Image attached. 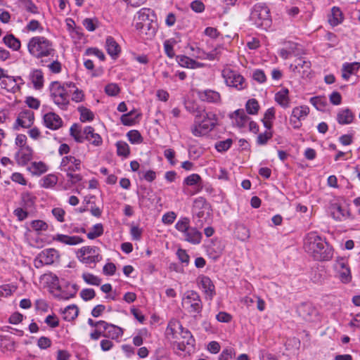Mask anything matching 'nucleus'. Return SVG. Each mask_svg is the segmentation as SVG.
Masks as SVG:
<instances>
[{
    "mask_svg": "<svg viewBox=\"0 0 360 360\" xmlns=\"http://www.w3.org/2000/svg\"><path fill=\"white\" fill-rule=\"evenodd\" d=\"M304 248L316 260H329L333 257L331 247L316 232L307 234L304 240Z\"/></svg>",
    "mask_w": 360,
    "mask_h": 360,
    "instance_id": "nucleus-1",
    "label": "nucleus"
},
{
    "mask_svg": "<svg viewBox=\"0 0 360 360\" xmlns=\"http://www.w3.org/2000/svg\"><path fill=\"white\" fill-rule=\"evenodd\" d=\"M192 112L195 113V119L191 131L194 136L207 135L217 124V117L213 112L199 109Z\"/></svg>",
    "mask_w": 360,
    "mask_h": 360,
    "instance_id": "nucleus-2",
    "label": "nucleus"
},
{
    "mask_svg": "<svg viewBox=\"0 0 360 360\" xmlns=\"http://www.w3.org/2000/svg\"><path fill=\"white\" fill-rule=\"evenodd\" d=\"M27 49L29 53L37 58L53 56L55 53L52 41L42 36L32 37L27 44Z\"/></svg>",
    "mask_w": 360,
    "mask_h": 360,
    "instance_id": "nucleus-3",
    "label": "nucleus"
},
{
    "mask_svg": "<svg viewBox=\"0 0 360 360\" xmlns=\"http://www.w3.org/2000/svg\"><path fill=\"white\" fill-rule=\"evenodd\" d=\"M250 20L256 27L267 30L271 27L270 9L264 3H257L252 8Z\"/></svg>",
    "mask_w": 360,
    "mask_h": 360,
    "instance_id": "nucleus-4",
    "label": "nucleus"
},
{
    "mask_svg": "<svg viewBox=\"0 0 360 360\" xmlns=\"http://www.w3.org/2000/svg\"><path fill=\"white\" fill-rule=\"evenodd\" d=\"M175 229L183 234L184 240L193 244H200L202 235L196 228L190 226L188 217H181L175 224Z\"/></svg>",
    "mask_w": 360,
    "mask_h": 360,
    "instance_id": "nucleus-5",
    "label": "nucleus"
},
{
    "mask_svg": "<svg viewBox=\"0 0 360 360\" xmlns=\"http://www.w3.org/2000/svg\"><path fill=\"white\" fill-rule=\"evenodd\" d=\"M50 96L53 103L61 110H66L69 105V96L64 85L60 82H52L49 86Z\"/></svg>",
    "mask_w": 360,
    "mask_h": 360,
    "instance_id": "nucleus-6",
    "label": "nucleus"
},
{
    "mask_svg": "<svg viewBox=\"0 0 360 360\" xmlns=\"http://www.w3.org/2000/svg\"><path fill=\"white\" fill-rule=\"evenodd\" d=\"M152 11L150 8H143L140 9L134 17L135 27L139 31H143L148 27V34L150 36L155 34V27L152 25L153 20L150 19Z\"/></svg>",
    "mask_w": 360,
    "mask_h": 360,
    "instance_id": "nucleus-7",
    "label": "nucleus"
},
{
    "mask_svg": "<svg viewBox=\"0 0 360 360\" xmlns=\"http://www.w3.org/2000/svg\"><path fill=\"white\" fill-rule=\"evenodd\" d=\"M182 307L190 314H200L202 311V303L199 295L193 291H186L182 299Z\"/></svg>",
    "mask_w": 360,
    "mask_h": 360,
    "instance_id": "nucleus-8",
    "label": "nucleus"
},
{
    "mask_svg": "<svg viewBox=\"0 0 360 360\" xmlns=\"http://www.w3.org/2000/svg\"><path fill=\"white\" fill-rule=\"evenodd\" d=\"M78 259L86 265L96 264L102 259L100 250L96 246H84L77 252Z\"/></svg>",
    "mask_w": 360,
    "mask_h": 360,
    "instance_id": "nucleus-9",
    "label": "nucleus"
},
{
    "mask_svg": "<svg viewBox=\"0 0 360 360\" xmlns=\"http://www.w3.org/2000/svg\"><path fill=\"white\" fill-rule=\"evenodd\" d=\"M222 77L224 79L227 86L233 87L237 90H242L245 88L246 84L244 77L237 71L229 67H226L221 72Z\"/></svg>",
    "mask_w": 360,
    "mask_h": 360,
    "instance_id": "nucleus-10",
    "label": "nucleus"
},
{
    "mask_svg": "<svg viewBox=\"0 0 360 360\" xmlns=\"http://www.w3.org/2000/svg\"><path fill=\"white\" fill-rule=\"evenodd\" d=\"M335 276L345 284L349 283L352 281V274L347 262L340 258L336 260L334 264Z\"/></svg>",
    "mask_w": 360,
    "mask_h": 360,
    "instance_id": "nucleus-11",
    "label": "nucleus"
},
{
    "mask_svg": "<svg viewBox=\"0 0 360 360\" xmlns=\"http://www.w3.org/2000/svg\"><path fill=\"white\" fill-rule=\"evenodd\" d=\"M60 167L62 171L66 172L80 171L82 162L72 155H67L62 158Z\"/></svg>",
    "mask_w": 360,
    "mask_h": 360,
    "instance_id": "nucleus-12",
    "label": "nucleus"
},
{
    "mask_svg": "<svg viewBox=\"0 0 360 360\" xmlns=\"http://www.w3.org/2000/svg\"><path fill=\"white\" fill-rule=\"evenodd\" d=\"M197 283L207 298L212 300L215 295V287L211 279L204 275L198 277Z\"/></svg>",
    "mask_w": 360,
    "mask_h": 360,
    "instance_id": "nucleus-13",
    "label": "nucleus"
},
{
    "mask_svg": "<svg viewBox=\"0 0 360 360\" xmlns=\"http://www.w3.org/2000/svg\"><path fill=\"white\" fill-rule=\"evenodd\" d=\"M310 68V61L302 58H297L295 63L290 65L292 72L301 75L302 77L309 76Z\"/></svg>",
    "mask_w": 360,
    "mask_h": 360,
    "instance_id": "nucleus-14",
    "label": "nucleus"
},
{
    "mask_svg": "<svg viewBox=\"0 0 360 360\" xmlns=\"http://www.w3.org/2000/svg\"><path fill=\"white\" fill-rule=\"evenodd\" d=\"M328 210L330 216L336 221H343L349 216V212L343 209L337 200L330 201Z\"/></svg>",
    "mask_w": 360,
    "mask_h": 360,
    "instance_id": "nucleus-15",
    "label": "nucleus"
},
{
    "mask_svg": "<svg viewBox=\"0 0 360 360\" xmlns=\"http://www.w3.org/2000/svg\"><path fill=\"white\" fill-rule=\"evenodd\" d=\"M199 99L204 102L219 104L221 103V96L218 91L212 89L199 90L197 92Z\"/></svg>",
    "mask_w": 360,
    "mask_h": 360,
    "instance_id": "nucleus-16",
    "label": "nucleus"
},
{
    "mask_svg": "<svg viewBox=\"0 0 360 360\" xmlns=\"http://www.w3.org/2000/svg\"><path fill=\"white\" fill-rule=\"evenodd\" d=\"M102 328L104 333L103 338L118 340L123 335L122 329L114 324L108 323L105 321Z\"/></svg>",
    "mask_w": 360,
    "mask_h": 360,
    "instance_id": "nucleus-17",
    "label": "nucleus"
},
{
    "mask_svg": "<svg viewBox=\"0 0 360 360\" xmlns=\"http://www.w3.org/2000/svg\"><path fill=\"white\" fill-rule=\"evenodd\" d=\"M34 112L30 109L21 111L16 120V124L22 128H29L34 123Z\"/></svg>",
    "mask_w": 360,
    "mask_h": 360,
    "instance_id": "nucleus-18",
    "label": "nucleus"
},
{
    "mask_svg": "<svg viewBox=\"0 0 360 360\" xmlns=\"http://www.w3.org/2000/svg\"><path fill=\"white\" fill-rule=\"evenodd\" d=\"M44 125L52 130L59 129L63 124V120L59 115L55 112H48L44 115L43 117Z\"/></svg>",
    "mask_w": 360,
    "mask_h": 360,
    "instance_id": "nucleus-19",
    "label": "nucleus"
},
{
    "mask_svg": "<svg viewBox=\"0 0 360 360\" xmlns=\"http://www.w3.org/2000/svg\"><path fill=\"white\" fill-rule=\"evenodd\" d=\"M54 241L60 243L67 245H77L82 243L84 239L78 236H68L61 233H57L53 236Z\"/></svg>",
    "mask_w": 360,
    "mask_h": 360,
    "instance_id": "nucleus-20",
    "label": "nucleus"
},
{
    "mask_svg": "<svg viewBox=\"0 0 360 360\" xmlns=\"http://www.w3.org/2000/svg\"><path fill=\"white\" fill-rule=\"evenodd\" d=\"M230 117L233 120L234 124L239 128L245 127L250 120V117L246 115L245 112L243 109L235 110L230 115Z\"/></svg>",
    "mask_w": 360,
    "mask_h": 360,
    "instance_id": "nucleus-21",
    "label": "nucleus"
},
{
    "mask_svg": "<svg viewBox=\"0 0 360 360\" xmlns=\"http://www.w3.org/2000/svg\"><path fill=\"white\" fill-rule=\"evenodd\" d=\"M297 312L304 319L310 321L317 314V310L310 303H302L297 308Z\"/></svg>",
    "mask_w": 360,
    "mask_h": 360,
    "instance_id": "nucleus-22",
    "label": "nucleus"
},
{
    "mask_svg": "<svg viewBox=\"0 0 360 360\" xmlns=\"http://www.w3.org/2000/svg\"><path fill=\"white\" fill-rule=\"evenodd\" d=\"M84 140L89 141L95 146H99L103 143L101 136L95 132L94 129L91 126H87L83 129Z\"/></svg>",
    "mask_w": 360,
    "mask_h": 360,
    "instance_id": "nucleus-23",
    "label": "nucleus"
},
{
    "mask_svg": "<svg viewBox=\"0 0 360 360\" xmlns=\"http://www.w3.org/2000/svg\"><path fill=\"white\" fill-rule=\"evenodd\" d=\"M289 90L287 88H282L275 94V101L283 108H288L290 105Z\"/></svg>",
    "mask_w": 360,
    "mask_h": 360,
    "instance_id": "nucleus-24",
    "label": "nucleus"
},
{
    "mask_svg": "<svg viewBox=\"0 0 360 360\" xmlns=\"http://www.w3.org/2000/svg\"><path fill=\"white\" fill-rule=\"evenodd\" d=\"M190 49L193 51L192 56L202 60H212L217 58L218 53L214 50L210 53H206L202 49L197 46H191Z\"/></svg>",
    "mask_w": 360,
    "mask_h": 360,
    "instance_id": "nucleus-25",
    "label": "nucleus"
},
{
    "mask_svg": "<svg viewBox=\"0 0 360 360\" xmlns=\"http://www.w3.org/2000/svg\"><path fill=\"white\" fill-rule=\"evenodd\" d=\"M32 158V150L29 146L19 148L15 154V160L18 165H25Z\"/></svg>",
    "mask_w": 360,
    "mask_h": 360,
    "instance_id": "nucleus-26",
    "label": "nucleus"
},
{
    "mask_svg": "<svg viewBox=\"0 0 360 360\" xmlns=\"http://www.w3.org/2000/svg\"><path fill=\"white\" fill-rule=\"evenodd\" d=\"M39 255H41V261L42 260L45 265L52 264L59 257L58 252L53 248L45 249Z\"/></svg>",
    "mask_w": 360,
    "mask_h": 360,
    "instance_id": "nucleus-27",
    "label": "nucleus"
},
{
    "mask_svg": "<svg viewBox=\"0 0 360 360\" xmlns=\"http://www.w3.org/2000/svg\"><path fill=\"white\" fill-rule=\"evenodd\" d=\"M297 50V44L288 41L285 44V46L281 49L278 51V55L284 60L288 59L292 56L299 55Z\"/></svg>",
    "mask_w": 360,
    "mask_h": 360,
    "instance_id": "nucleus-28",
    "label": "nucleus"
},
{
    "mask_svg": "<svg viewBox=\"0 0 360 360\" xmlns=\"http://www.w3.org/2000/svg\"><path fill=\"white\" fill-rule=\"evenodd\" d=\"M360 68V63L354 62V63H345L342 65V78L347 81L351 75L356 74L358 70Z\"/></svg>",
    "mask_w": 360,
    "mask_h": 360,
    "instance_id": "nucleus-29",
    "label": "nucleus"
},
{
    "mask_svg": "<svg viewBox=\"0 0 360 360\" xmlns=\"http://www.w3.org/2000/svg\"><path fill=\"white\" fill-rule=\"evenodd\" d=\"M354 113L349 108L341 109L338 112L337 121L340 124H349L353 122Z\"/></svg>",
    "mask_w": 360,
    "mask_h": 360,
    "instance_id": "nucleus-30",
    "label": "nucleus"
},
{
    "mask_svg": "<svg viewBox=\"0 0 360 360\" xmlns=\"http://www.w3.org/2000/svg\"><path fill=\"white\" fill-rule=\"evenodd\" d=\"M0 84L2 88L6 89L8 91L15 93L20 91V84L15 83L14 77L6 75L1 81Z\"/></svg>",
    "mask_w": 360,
    "mask_h": 360,
    "instance_id": "nucleus-31",
    "label": "nucleus"
},
{
    "mask_svg": "<svg viewBox=\"0 0 360 360\" xmlns=\"http://www.w3.org/2000/svg\"><path fill=\"white\" fill-rule=\"evenodd\" d=\"M105 49L112 58H116L120 53V47L114 38L109 36L105 40Z\"/></svg>",
    "mask_w": 360,
    "mask_h": 360,
    "instance_id": "nucleus-32",
    "label": "nucleus"
},
{
    "mask_svg": "<svg viewBox=\"0 0 360 360\" xmlns=\"http://www.w3.org/2000/svg\"><path fill=\"white\" fill-rule=\"evenodd\" d=\"M30 78L35 89H40L44 85V75L41 70H33L30 75Z\"/></svg>",
    "mask_w": 360,
    "mask_h": 360,
    "instance_id": "nucleus-33",
    "label": "nucleus"
},
{
    "mask_svg": "<svg viewBox=\"0 0 360 360\" xmlns=\"http://www.w3.org/2000/svg\"><path fill=\"white\" fill-rule=\"evenodd\" d=\"M342 13L340 9L338 7H333L331 9V13L328 15V22L332 26H337L342 21Z\"/></svg>",
    "mask_w": 360,
    "mask_h": 360,
    "instance_id": "nucleus-34",
    "label": "nucleus"
},
{
    "mask_svg": "<svg viewBox=\"0 0 360 360\" xmlns=\"http://www.w3.org/2000/svg\"><path fill=\"white\" fill-rule=\"evenodd\" d=\"M48 169L46 165L43 162H33L28 167V170L34 175L39 176Z\"/></svg>",
    "mask_w": 360,
    "mask_h": 360,
    "instance_id": "nucleus-35",
    "label": "nucleus"
},
{
    "mask_svg": "<svg viewBox=\"0 0 360 360\" xmlns=\"http://www.w3.org/2000/svg\"><path fill=\"white\" fill-rule=\"evenodd\" d=\"M79 309L76 305H69L63 311V319L67 321H73L78 316Z\"/></svg>",
    "mask_w": 360,
    "mask_h": 360,
    "instance_id": "nucleus-36",
    "label": "nucleus"
},
{
    "mask_svg": "<svg viewBox=\"0 0 360 360\" xmlns=\"http://www.w3.org/2000/svg\"><path fill=\"white\" fill-rule=\"evenodd\" d=\"M309 113V108L307 105L295 107L292 110L291 116L297 120H303Z\"/></svg>",
    "mask_w": 360,
    "mask_h": 360,
    "instance_id": "nucleus-37",
    "label": "nucleus"
},
{
    "mask_svg": "<svg viewBox=\"0 0 360 360\" xmlns=\"http://www.w3.org/2000/svg\"><path fill=\"white\" fill-rule=\"evenodd\" d=\"M4 43L10 49L18 51L20 48V41L13 34H8L3 39Z\"/></svg>",
    "mask_w": 360,
    "mask_h": 360,
    "instance_id": "nucleus-38",
    "label": "nucleus"
},
{
    "mask_svg": "<svg viewBox=\"0 0 360 360\" xmlns=\"http://www.w3.org/2000/svg\"><path fill=\"white\" fill-rule=\"evenodd\" d=\"M70 135L74 138V139L78 143H82L84 141V135L83 134V131H82L81 127L77 124H74L72 125L70 129Z\"/></svg>",
    "mask_w": 360,
    "mask_h": 360,
    "instance_id": "nucleus-39",
    "label": "nucleus"
},
{
    "mask_svg": "<svg viewBox=\"0 0 360 360\" xmlns=\"http://www.w3.org/2000/svg\"><path fill=\"white\" fill-rule=\"evenodd\" d=\"M137 117L138 114L134 110H131L121 116V122L126 126L134 125L136 122Z\"/></svg>",
    "mask_w": 360,
    "mask_h": 360,
    "instance_id": "nucleus-40",
    "label": "nucleus"
},
{
    "mask_svg": "<svg viewBox=\"0 0 360 360\" xmlns=\"http://www.w3.org/2000/svg\"><path fill=\"white\" fill-rule=\"evenodd\" d=\"M117 148V153L119 156L127 158L130 154L129 145L123 141H119L115 144Z\"/></svg>",
    "mask_w": 360,
    "mask_h": 360,
    "instance_id": "nucleus-41",
    "label": "nucleus"
},
{
    "mask_svg": "<svg viewBox=\"0 0 360 360\" xmlns=\"http://www.w3.org/2000/svg\"><path fill=\"white\" fill-rule=\"evenodd\" d=\"M82 277L88 285L98 286L101 283V279L99 277L90 273H83Z\"/></svg>",
    "mask_w": 360,
    "mask_h": 360,
    "instance_id": "nucleus-42",
    "label": "nucleus"
},
{
    "mask_svg": "<svg viewBox=\"0 0 360 360\" xmlns=\"http://www.w3.org/2000/svg\"><path fill=\"white\" fill-rule=\"evenodd\" d=\"M236 233L237 238L242 241L248 240L250 237L249 229L243 224H240L236 226Z\"/></svg>",
    "mask_w": 360,
    "mask_h": 360,
    "instance_id": "nucleus-43",
    "label": "nucleus"
},
{
    "mask_svg": "<svg viewBox=\"0 0 360 360\" xmlns=\"http://www.w3.org/2000/svg\"><path fill=\"white\" fill-rule=\"evenodd\" d=\"M78 111L80 113V120L82 122H90L94 119V114L89 109L85 107H79Z\"/></svg>",
    "mask_w": 360,
    "mask_h": 360,
    "instance_id": "nucleus-44",
    "label": "nucleus"
},
{
    "mask_svg": "<svg viewBox=\"0 0 360 360\" xmlns=\"http://www.w3.org/2000/svg\"><path fill=\"white\" fill-rule=\"evenodd\" d=\"M31 228L38 233H39L41 231H46L48 230L49 225L46 222H45L43 220H33L30 223Z\"/></svg>",
    "mask_w": 360,
    "mask_h": 360,
    "instance_id": "nucleus-45",
    "label": "nucleus"
},
{
    "mask_svg": "<svg viewBox=\"0 0 360 360\" xmlns=\"http://www.w3.org/2000/svg\"><path fill=\"white\" fill-rule=\"evenodd\" d=\"M58 181V178L54 174H49L41 179V185L44 188H49L53 187Z\"/></svg>",
    "mask_w": 360,
    "mask_h": 360,
    "instance_id": "nucleus-46",
    "label": "nucleus"
},
{
    "mask_svg": "<svg viewBox=\"0 0 360 360\" xmlns=\"http://www.w3.org/2000/svg\"><path fill=\"white\" fill-rule=\"evenodd\" d=\"M103 233V226L101 224H95L91 230L87 233L89 239L93 240L101 236Z\"/></svg>",
    "mask_w": 360,
    "mask_h": 360,
    "instance_id": "nucleus-47",
    "label": "nucleus"
},
{
    "mask_svg": "<svg viewBox=\"0 0 360 360\" xmlns=\"http://www.w3.org/2000/svg\"><path fill=\"white\" fill-rule=\"evenodd\" d=\"M128 140L132 144H139L143 142V137L137 130H131L127 134Z\"/></svg>",
    "mask_w": 360,
    "mask_h": 360,
    "instance_id": "nucleus-48",
    "label": "nucleus"
},
{
    "mask_svg": "<svg viewBox=\"0 0 360 360\" xmlns=\"http://www.w3.org/2000/svg\"><path fill=\"white\" fill-rule=\"evenodd\" d=\"M259 103L255 98L250 99L247 101L245 108L248 114L256 115L259 110Z\"/></svg>",
    "mask_w": 360,
    "mask_h": 360,
    "instance_id": "nucleus-49",
    "label": "nucleus"
},
{
    "mask_svg": "<svg viewBox=\"0 0 360 360\" xmlns=\"http://www.w3.org/2000/svg\"><path fill=\"white\" fill-rule=\"evenodd\" d=\"M233 143L231 139H227L224 141H220L216 143L215 148L219 152H224L229 150Z\"/></svg>",
    "mask_w": 360,
    "mask_h": 360,
    "instance_id": "nucleus-50",
    "label": "nucleus"
},
{
    "mask_svg": "<svg viewBox=\"0 0 360 360\" xmlns=\"http://www.w3.org/2000/svg\"><path fill=\"white\" fill-rule=\"evenodd\" d=\"M201 180L202 179L199 174H192L184 179V184L192 186L200 183Z\"/></svg>",
    "mask_w": 360,
    "mask_h": 360,
    "instance_id": "nucleus-51",
    "label": "nucleus"
},
{
    "mask_svg": "<svg viewBox=\"0 0 360 360\" xmlns=\"http://www.w3.org/2000/svg\"><path fill=\"white\" fill-rule=\"evenodd\" d=\"M236 355L235 350L231 347L225 348L221 353L219 360H232Z\"/></svg>",
    "mask_w": 360,
    "mask_h": 360,
    "instance_id": "nucleus-52",
    "label": "nucleus"
},
{
    "mask_svg": "<svg viewBox=\"0 0 360 360\" xmlns=\"http://www.w3.org/2000/svg\"><path fill=\"white\" fill-rule=\"evenodd\" d=\"M22 202L25 210L31 208L34 204V198L30 193H23L22 195Z\"/></svg>",
    "mask_w": 360,
    "mask_h": 360,
    "instance_id": "nucleus-53",
    "label": "nucleus"
},
{
    "mask_svg": "<svg viewBox=\"0 0 360 360\" xmlns=\"http://www.w3.org/2000/svg\"><path fill=\"white\" fill-rule=\"evenodd\" d=\"M120 87L115 83H110L105 86V92L110 96H115L120 92Z\"/></svg>",
    "mask_w": 360,
    "mask_h": 360,
    "instance_id": "nucleus-54",
    "label": "nucleus"
},
{
    "mask_svg": "<svg viewBox=\"0 0 360 360\" xmlns=\"http://www.w3.org/2000/svg\"><path fill=\"white\" fill-rule=\"evenodd\" d=\"M273 133L271 131H266L264 133L259 134L257 139V143L259 145H265L267 141L271 139Z\"/></svg>",
    "mask_w": 360,
    "mask_h": 360,
    "instance_id": "nucleus-55",
    "label": "nucleus"
},
{
    "mask_svg": "<svg viewBox=\"0 0 360 360\" xmlns=\"http://www.w3.org/2000/svg\"><path fill=\"white\" fill-rule=\"evenodd\" d=\"M252 78L258 83H264L266 80V77L264 72L260 69L255 70L252 72Z\"/></svg>",
    "mask_w": 360,
    "mask_h": 360,
    "instance_id": "nucleus-56",
    "label": "nucleus"
},
{
    "mask_svg": "<svg viewBox=\"0 0 360 360\" xmlns=\"http://www.w3.org/2000/svg\"><path fill=\"white\" fill-rule=\"evenodd\" d=\"M85 54L87 56H95L102 61H103L105 58L103 52L97 48L87 49L85 51Z\"/></svg>",
    "mask_w": 360,
    "mask_h": 360,
    "instance_id": "nucleus-57",
    "label": "nucleus"
},
{
    "mask_svg": "<svg viewBox=\"0 0 360 360\" xmlns=\"http://www.w3.org/2000/svg\"><path fill=\"white\" fill-rule=\"evenodd\" d=\"M82 25L88 31L93 32L97 27V20L96 19L85 18L82 22Z\"/></svg>",
    "mask_w": 360,
    "mask_h": 360,
    "instance_id": "nucleus-58",
    "label": "nucleus"
},
{
    "mask_svg": "<svg viewBox=\"0 0 360 360\" xmlns=\"http://www.w3.org/2000/svg\"><path fill=\"white\" fill-rule=\"evenodd\" d=\"M95 295L96 292L94 290L91 288H85L80 292L81 297L85 301L92 300Z\"/></svg>",
    "mask_w": 360,
    "mask_h": 360,
    "instance_id": "nucleus-59",
    "label": "nucleus"
},
{
    "mask_svg": "<svg viewBox=\"0 0 360 360\" xmlns=\"http://www.w3.org/2000/svg\"><path fill=\"white\" fill-rule=\"evenodd\" d=\"M51 212L59 222H63L65 221V212L63 209L60 207H55L52 210Z\"/></svg>",
    "mask_w": 360,
    "mask_h": 360,
    "instance_id": "nucleus-60",
    "label": "nucleus"
},
{
    "mask_svg": "<svg viewBox=\"0 0 360 360\" xmlns=\"http://www.w3.org/2000/svg\"><path fill=\"white\" fill-rule=\"evenodd\" d=\"M176 218V214L174 212H168L163 214L162 221L165 224H172Z\"/></svg>",
    "mask_w": 360,
    "mask_h": 360,
    "instance_id": "nucleus-61",
    "label": "nucleus"
},
{
    "mask_svg": "<svg viewBox=\"0 0 360 360\" xmlns=\"http://www.w3.org/2000/svg\"><path fill=\"white\" fill-rule=\"evenodd\" d=\"M24 6H25V10L31 13H33V14H39V13L37 6L31 0L25 1Z\"/></svg>",
    "mask_w": 360,
    "mask_h": 360,
    "instance_id": "nucleus-62",
    "label": "nucleus"
},
{
    "mask_svg": "<svg viewBox=\"0 0 360 360\" xmlns=\"http://www.w3.org/2000/svg\"><path fill=\"white\" fill-rule=\"evenodd\" d=\"M191 8L196 13H202L205 10V5L201 1L195 0L191 3Z\"/></svg>",
    "mask_w": 360,
    "mask_h": 360,
    "instance_id": "nucleus-63",
    "label": "nucleus"
},
{
    "mask_svg": "<svg viewBox=\"0 0 360 360\" xmlns=\"http://www.w3.org/2000/svg\"><path fill=\"white\" fill-rule=\"evenodd\" d=\"M216 319L218 321L221 323H229L232 319V316L225 311H220L219 314H217Z\"/></svg>",
    "mask_w": 360,
    "mask_h": 360,
    "instance_id": "nucleus-64",
    "label": "nucleus"
}]
</instances>
